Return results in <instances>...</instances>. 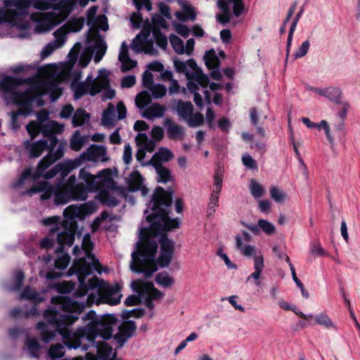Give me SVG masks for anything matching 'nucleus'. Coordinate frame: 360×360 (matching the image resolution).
<instances>
[{
    "mask_svg": "<svg viewBox=\"0 0 360 360\" xmlns=\"http://www.w3.org/2000/svg\"><path fill=\"white\" fill-rule=\"evenodd\" d=\"M160 244V255L155 259L158 243L153 240L141 236L137 243V250L131 253V269L137 274H143L145 278H150L158 271V266L167 267L172 259L174 243L163 234L159 239Z\"/></svg>",
    "mask_w": 360,
    "mask_h": 360,
    "instance_id": "1",
    "label": "nucleus"
},
{
    "mask_svg": "<svg viewBox=\"0 0 360 360\" xmlns=\"http://www.w3.org/2000/svg\"><path fill=\"white\" fill-rule=\"evenodd\" d=\"M111 175L110 168L101 169L96 175L91 174L86 167L82 168L78 174L79 182L77 183L75 175H71L65 184L58 186L56 201L59 203H68L71 200L84 201L88 198V193L103 187L105 181L111 179Z\"/></svg>",
    "mask_w": 360,
    "mask_h": 360,
    "instance_id": "2",
    "label": "nucleus"
},
{
    "mask_svg": "<svg viewBox=\"0 0 360 360\" xmlns=\"http://www.w3.org/2000/svg\"><path fill=\"white\" fill-rule=\"evenodd\" d=\"M153 213L146 217V221L150 223L149 229H143L141 236L146 238L157 237L167 234L173 229L178 228V218L171 219L169 216V208L172 204V192L165 191L162 187L158 186L152 197Z\"/></svg>",
    "mask_w": 360,
    "mask_h": 360,
    "instance_id": "3",
    "label": "nucleus"
},
{
    "mask_svg": "<svg viewBox=\"0 0 360 360\" xmlns=\"http://www.w3.org/2000/svg\"><path fill=\"white\" fill-rule=\"evenodd\" d=\"M28 82V79H26L4 75L0 81V91L3 94L4 99H7V96L10 95L13 103L23 101H37L38 105H42L44 101L35 89L30 87L25 91L16 90L18 86Z\"/></svg>",
    "mask_w": 360,
    "mask_h": 360,
    "instance_id": "4",
    "label": "nucleus"
},
{
    "mask_svg": "<svg viewBox=\"0 0 360 360\" xmlns=\"http://www.w3.org/2000/svg\"><path fill=\"white\" fill-rule=\"evenodd\" d=\"M4 7L0 8V25L8 22L12 26L25 28L24 21L28 15L30 4L27 0H4Z\"/></svg>",
    "mask_w": 360,
    "mask_h": 360,
    "instance_id": "5",
    "label": "nucleus"
},
{
    "mask_svg": "<svg viewBox=\"0 0 360 360\" xmlns=\"http://www.w3.org/2000/svg\"><path fill=\"white\" fill-rule=\"evenodd\" d=\"M63 214L65 218H69V221L65 220L63 221L64 231L57 235L56 240L59 246L55 250L56 253H63L65 245L70 247L73 245L77 230V223L75 217L79 214V209L71 205L64 210Z\"/></svg>",
    "mask_w": 360,
    "mask_h": 360,
    "instance_id": "6",
    "label": "nucleus"
},
{
    "mask_svg": "<svg viewBox=\"0 0 360 360\" xmlns=\"http://www.w3.org/2000/svg\"><path fill=\"white\" fill-rule=\"evenodd\" d=\"M82 320L84 321H90L85 326H89L93 323L94 330L92 333L105 340H110L112 338L113 328L118 324V319L115 315L105 314L98 319L94 310H90L82 317Z\"/></svg>",
    "mask_w": 360,
    "mask_h": 360,
    "instance_id": "7",
    "label": "nucleus"
},
{
    "mask_svg": "<svg viewBox=\"0 0 360 360\" xmlns=\"http://www.w3.org/2000/svg\"><path fill=\"white\" fill-rule=\"evenodd\" d=\"M70 326H65L59 334L65 340V345L70 349H77L81 346L82 338H86L89 342H94L98 336L93 334L94 325L91 323L89 326L78 328L75 332L69 328Z\"/></svg>",
    "mask_w": 360,
    "mask_h": 360,
    "instance_id": "8",
    "label": "nucleus"
},
{
    "mask_svg": "<svg viewBox=\"0 0 360 360\" xmlns=\"http://www.w3.org/2000/svg\"><path fill=\"white\" fill-rule=\"evenodd\" d=\"M91 264L89 263L85 257H81L75 260L69 269L68 274L77 275L78 281L81 280L82 282L86 281V277L93 273L94 269L101 274L102 273V266L98 259L94 255H91Z\"/></svg>",
    "mask_w": 360,
    "mask_h": 360,
    "instance_id": "9",
    "label": "nucleus"
},
{
    "mask_svg": "<svg viewBox=\"0 0 360 360\" xmlns=\"http://www.w3.org/2000/svg\"><path fill=\"white\" fill-rule=\"evenodd\" d=\"M43 316L45 320L53 326L58 333L65 326H70L79 319L77 315L60 314L55 309H46Z\"/></svg>",
    "mask_w": 360,
    "mask_h": 360,
    "instance_id": "10",
    "label": "nucleus"
},
{
    "mask_svg": "<svg viewBox=\"0 0 360 360\" xmlns=\"http://www.w3.org/2000/svg\"><path fill=\"white\" fill-rule=\"evenodd\" d=\"M65 20V16L51 11L46 13H40L35 18V31L41 34L50 32L55 27Z\"/></svg>",
    "mask_w": 360,
    "mask_h": 360,
    "instance_id": "11",
    "label": "nucleus"
},
{
    "mask_svg": "<svg viewBox=\"0 0 360 360\" xmlns=\"http://www.w3.org/2000/svg\"><path fill=\"white\" fill-rule=\"evenodd\" d=\"M133 291L139 294V297L143 298L148 296L153 300H159L162 297V293L156 288L152 282L143 281L137 279L131 283Z\"/></svg>",
    "mask_w": 360,
    "mask_h": 360,
    "instance_id": "12",
    "label": "nucleus"
},
{
    "mask_svg": "<svg viewBox=\"0 0 360 360\" xmlns=\"http://www.w3.org/2000/svg\"><path fill=\"white\" fill-rule=\"evenodd\" d=\"M118 332L112 336L119 344L117 347H122L123 345L131 337L136 330V325L134 321L126 320L117 326Z\"/></svg>",
    "mask_w": 360,
    "mask_h": 360,
    "instance_id": "13",
    "label": "nucleus"
},
{
    "mask_svg": "<svg viewBox=\"0 0 360 360\" xmlns=\"http://www.w3.org/2000/svg\"><path fill=\"white\" fill-rule=\"evenodd\" d=\"M65 182H62L60 181L56 187H53L50 183L48 181H41L38 183L37 185L34 186L31 191L34 193H41L40 196L41 200H46L51 198L53 195H54V202L56 205H64L65 203H59L56 201V193L57 189L60 185L65 184Z\"/></svg>",
    "mask_w": 360,
    "mask_h": 360,
    "instance_id": "14",
    "label": "nucleus"
},
{
    "mask_svg": "<svg viewBox=\"0 0 360 360\" xmlns=\"http://www.w3.org/2000/svg\"><path fill=\"white\" fill-rule=\"evenodd\" d=\"M36 101H23L20 103H15L14 104L19 107V109L16 111H12L11 125L13 130H18L20 126L18 122L19 115L28 116L33 112V103Z\"/></svg>",
    "mask_w": 360,
    "mask_h": 360,
    "instance_id": "15",
    "label": "nucleus"
},
{
    "mask_svg": "<svg viewBox=\"0 0 360 360\" xmlns=\"http://www.w3.org/2000/svg\"><path fill=\"white\" fill-rule=\"evenodd\" d=\"M105 153V149L103 146L92 145L76 158L81 166L85 161L97 162Z\"/></svg>",
    "mask_w": 360,
    "mask_h": 360,
    "instance_id": "16",
    "label": "nucleus"
},
{
    "mask_svg": "<svg viewBox=\"0 0 360 360\" xmlns=\"http://www.w3.org/2000/svg\"><path fill=\"white\" fill-rule=\"evenodd\" d=\"M72 89L74 92L73 96L75 100H79L86 94H90L91 96H94L102 91V87H99L98 89L91 88V86L84 82L75 83L74 81L72 84Z\"/></svg>",
    "mask_w": 360,
    "mask_h": 360,
    "instance_id": "17",
    "label": "nucleus"
},
{
    "mask_svg": "<svg viewBox=\"0 0 360 360\" xmlns=\"http://www.w3.org/2000/svg\"><path fill=\"white\" fill-rule=\"evenodd\" d=\"M24 146L30 158H37L41 156L48 147V140L41 139L34 142L26 141L24 143Z\"/></svg>",
    "mask_w": 360,
    "mask_h": 360,
    "instance_id": "18",
    "label": "nucleus"
},
{
    "mask_svg": "<svg viewBox=\"0 0 360 360\" xmlns=\"http://www.w3.org/2000/svg\"><path fill=\"white\" fill-rule=\"evenodd\" d=\"M121 287L118 284L107 285L103 289V299L105 302L114 306L120 302L122 295L120 294Z\"/></svg>",
    "mask_w": 360,
    "mask_h": 360,
    "instance_id": "19",
    "label": "nucleus"
},
{
    "mask_svg": "<svg viewBox=\"0 0 360 360\" xmlns=\"http://www.w3.org/2000/svg\"><path fill=\"white\" fill-rule=\"evenodd\" d=\"M108 75L109 73L106 70H102L99 71V75L96 79H93L91 75H88L83 82L91 86V88L98 89L102 87L103 91V89L110 86Z\"/></svg>",
    "mask_w": 360,
    "mask_h": 360,
    "instance_id": "20",
    "label": "nucleus"
},
{
    "mask_svg": "<svg viewBox=\"0 0 360 360\" xmlns=\"http://www.w3.org/2000/svg\"><path fill=\"white\" fill-rule=\"evenodd\" d=\"M84 24L83 18H75L68 21L63 26L55 31L56 35L62 32V34H67L68 32H77L80 31Z\"/></svg>",
    "mask_w": 360,
    "mask_h": 360,
    "instance_id": "21",
    "label": "nucleus"
},
{
    "mask_svg": "<svg viewBox=\"0 0 360 360\" xmlns=\"http://www.w3.org/2000/svg\"><path fill=\"white\" fill-rule=\"evenodd\" d=\"M197 15L196 8L189 2L181 0V24L195 21Z\"/></svg>",
    "mask_w": 360,
    "mask_h": 360,
    "instance_id": "22",
    "label": "nucleus"
},
{
    "mask_svg": "<svg viewBox=\"0 0 360 360\" xmlns=\"http://www.w3.org/2000/svg\"><path fill=\"white\" fill-rule=\"evenodd\" d=\"M58 174L60 176V179H63L66 177L69 173L74 169L80 167L79 160L77 158L73 160H67L56 164Z\"/></svg>",
    "mask_w": 360,
    "mask_h": 360,
    "instance_id": "23",
    "label": "nucleus"
},
{
    "mask_svg": "<svg viewBox=\"0 0 360 360\" xmlns=\"http://www.w3.org/2000/svg\"><path fill=\"white\" fill-rule=\"evenodd\" d=\"M20 300H29L34 304L42 302L44 299L37 292V290L32 288L30 285L25 287L19 296Z\"/></svg>",
    "mask_w": 360,
    "mask_h": 360,
    "instance_id": "24",
    "label": "nucleus"
},
{
    "mask_svg": "<svg viewBox=\"0 0 360 360\" xmlns=\"http://www.w3.org/2000/svg\"><path fill=\"white\" fill-rule=\"evenodd\" d=\"M106 50L107 45L105 40L100 35H98L95 40V44L92 47L91 51V53L94 51L96 52L94 59L96 63H99L102 60L103 57L105 54Z\"/></svg>",
    "mask_w": 360,
    "mask_h": 360,
    "instance_id": "25",
    "label": "nucleus"
},
{
    "mask_svg": "<svg viewBox=\"0 0 360 360\" xmlns=\"http://www.w3.org/2000/svg\"><path fill=\"white\" fill-rule=\"evenodd\" d=\"M264 258L262 255L260 253L258 255H255L254 258L255 271L247 278V282L250 281V280L253 278L255 280V284L258 285L259 283V279L264 269Z\"/></svg>",
    "mask_w": 360,
    "mask_h": 360,
    "instance_id": "26",
    "label": "nucleus"
},
{
    "mask_svg": "<svg viewBox=\"0 0 360 360\" xmlns=\"http://www.w3.org/2000/svg\"><path fill=\"white\" fill-rule=\"evenodd\" d=\"M75 8V0H60L58 3H54L53 10L60 11L63 16L65 18Z\"/></svg>",
    "mask_w": 360,
    "mask_h": 360,
    "instance_id": "27",
    "label": "nucleus"
},
{
    "mask_svg": "<svg viewBox=\"0 0 360 360\" xmlns=\"http://www.w3.org/2000/svg\"><path fill=\"white\" fill-rule=\"evenodd\" d=\"M97 356L101 360H110L112 356V347L104 341L96 342Z\"/></svg>",
    "mask_w": 360,
    "mask_h": 360,
    "instance_id": "28",
    "label": "nucleus"
},
{
    "mask_svg": "<svg viewBox=\"0 0 360 360\" xmlns=\"http://www.w3.org/2000/svg\"><path fill=\"white\" fill-rule=\"evenodd\" d=\"M36 328L39 331L42 341L45 343L49 342L56 337V331L50 330L44 321L38 322Z\"/></svg>",
    "mask_w": 360,
    "mask_h": 360,
    "instance_id": "29",
    "label": "nucleus"
},
{
    "mask_svg": "<svg viewBox=\"0 0 360 360\" xmlns=\"http://www.w3.org/2000/svg\"><path fill=\"white\" fill-rule=\"evenodd\" d=\"M191 32L195 37H202L205 32L198 24H195L191 28L185 24H181V37L186 39Z\"/></svg>",
    "mask_w": 360,
    "mask_h": 360,
    "instance_id": "30",
    "label": "nucleus"
},
{
    "mask_svg": "<svg viewBox=\"0 0 360 360\" xmlns=\"http://www.w3.org/2000/svg\"><path fill=\"white\" fill-rule=\"evenodd\" d=\"M90 119V115L83 108H77L72 118V124L74 127H82Z\"/></svg>",
    "mask_w": 360,
    "mask_h": 360,
    "instance_id": "31",
    "label": "nucleus"
},
{
    "mask_svg": "<svg viewBox=\"0 0 360 360\" xmlns=\"http://www.w3.org/2000/svg\"><path fill=\"white\" fill-rule=\"evenodd\" d=\"M165 111V108L159 104L154 103L143 112V116L147 119H152L153 117H161L163 116Z\"/></svg>",
    "mask_w": 360,
    "mask_h": 360,
    "instance_id": "32",
    "label": "nucleus"
},
{
    "mask_svg": "<svg viewBox=\"0 0 360 360\" xmlns=\"http://www.w3.org/2000/svg\"><path fill=\"white\" fill-rule=\"evenodd\" d=\"M132 49L138 53L143 51L146 54L155 55L158 53L157 50L154 49L152 39L134 44Z\"/></svg>",
    "mask_w": 360,
    "mask_h": 360,
    "instance_id": "33",
    "label": "nucleus"
},
{
    "mask_svg": "<svg viewBox=\"0 0 360 360\" xmlns=\"http://www.w3.org/2000/svg\"><path fill=\"white\" fill-rule=\"evenodd\" d=\"M205 63L210 70L218 69L220 61L213 49L206 51L204 56Z\"/></svg>",
    "mask_w": 360,
    "mask_h": 360,
    "instance_id": "34",
    "label": "nucleus"
},
{
    "mask_svg": "<svg viewBox=\"0 0 360 360\" xmlns=\"http://www.w3.org/2000/svg\"><path fill=\"white\" fill-rule=\"evenodd\" d=\"M153 166L158 173V182L165 184L170 180L171 172L169 169L164 167L160 162L153 163Z\"/></svg>",
    "mask_w": 360,
    "mask_h": 360,
    "instance_id": "35",
    "label": "nucleus"
},
{
    "mask_svg": "<svg viewBox=\"0 0 360 360\" xmlns=\"http://www.w3.org/2000/svg\"><path fill=\"white\" fill-rule=\"evenodd\" d=\"M115 115V107L109 103L108 108L103 112L101 122L103 126L113 127Z\"/></svg>",
    "mask_w": 360,
    "mask_h": 360,
    "instance_id": "36",
    "label": "nucleus"
},
{
    "mask_svg": "<svg viewBox=\"0 0 360 360\" xmlns=\"http://www.w3.org/2000/svg\"><path fill=\"white\" fill-rule=\"evenodd\" d=\"M143 184V178L141 173L137 171H133L130 174V179L128 182L129 190L130 191H137L140 190Z\"/></svg>",
    "mask_w": 360,
    "mask_h": 360,
    "instance_id": "37",
    "label": "nucleus"
},
{
    "mask_svg": "<svg viewBox=\"0 0 360 360\" xmlns=\"http://www.w3.org/2000/svg\"><path fill=\"white\" fill-rule=\"evenodd\" d=\"M172 157V153L169 149L162 147L153 155L150 162L153 165L155 162H167Z\"/></svg>",
    "mask_w": 360,
    "mask_h": 360,
    "instance_id": "38",
    "label": "nucleus"
},
{
    "mask_svg": "<svg viewBox=\"0 0 360 360\" xmlns=\"http://www.w3.org/2000/svg\"><path fill=\"white\" fill-rule=\"evenodd\" d=\"M99 200L103 205L111 207H115L120 204V201L108 191H101L100 192Z\"/></svg>",
    "mask_w": 360,
    "mask_h": 360,
    "instance_id": "39",
    "label": "nucleus"
},
{
    "mask_svg": "<svg viewBox=\"0 0 360 360\" xmlns=\"http://www.w3.org/2000/svg\"><path fill=\"white\" fill-rule=\"evenodd\" d=\"M236 246L238 250H239L242 254L246 257H250L253 255H256V250L254 246L252 245H246L243 246L242 238L239 235L236 236Z\"/></svg>",
    "mask_w": 360,
    "mask_h": 360,
    "instance_id": "40",
    "label": "nucleus"
},
{
    "mask_svg": "<svg viewBox=\"0 0 360 360\" xmlns=\"http://www.w3.org/2000/svg\"><path fill=\"white\" fill-rule=\"evenodd\" d=\"M56 161L52 158V154H47L38 163L36 172L38 176H41L45 170Z\"/></svg>",
    "mask_w": 360,
    "mask_h": 360,
    "instance_id": "41",
    "label": "nucleus"
},
{
    "mask_svg": "<svg viewBox=\"0 0 360 360\" xmlns=\"http://www.w3.org/2000/svg\"><path fill=\"white\" fill-rule=\"evenodd\" d=\"M326 98L334 102L335 104H341L342 91L338 87L330 86L327 88Z\"/></svg>",
    "mask_w": 360,
    "mask_h": 360,
    "instance_id": "42",
    "label": "nucleus"
},
{
    "mask_svg": "<svg viewBox=\"0 0 360 360\" xmlns=\"http://www.w3.org/2000/svg\"><path fill=\"white\" fill-rule=\"evenodd\" d=\"M151 101L152 99L150 94L146 91H143L139 93L135 99L136 105L139 109L144 108L151 102Z\"/></svg>",
    "mask_w": 360,
    "mask_h": 360,
    "instance_id": "43",
    "label": "nucleus"
},
{
    "mask_svg": "<svg viewBox=\"0 0 360 360\" xmlns=\"http://www.w3.org/2000/svg\"><path fill=\"white\" fill-rule=\"evenodd\" d=\"M27 2L30 4V7L32 6L37 10L46 11L50 8L53 9L54 3L48 0H27Z\"/></svg>",
    "mask_w": 360,
    "mask_h": 360,
    "instance_id": "44",
    "label": "nucleus"
},
{
    "mask_svg": "<svg viewBox=\"0 0 360 360\" xmlns=\"http://www.w3.org/2000/svg\"><path fill=\"white\" fill-rule=\"evenodd\" d=\"M153 34L157 45L162 49H165L167 46V39L162 34L159 27L153 28Z\"/></svg>",
    "mask_w": 360,
    "mask_h": 360,
    "instance_id": "45",
    "label": "nucleus"
},
{
    "mask_svg": "<svg viewBox=\"0 0 360 360\" xmlns=\"http://www.w3.org/2000/svg\"><path fill=\"white\" fill-rule=\"evenodd\" d=\"M250 193L255 198H261L265 193L264 188L255 179H251L249 186Z\"/></svg>",
    "mask_w": 360,
    "mask_h": 360,
    "instance_id": "46",
    "label": "nucleus"
},
{
    "mask_svg": "<svg viewBox=\"0 0 360 360\" xmlns=\"http://www.w3.org/2000/svg\"><path fill=\"white\" fill-rule=\"evenodd\" d=\"M65 348L64 347L60 344L56 343L55 345H51L49 347L48 354L51 359H59L64 356L65 354Z\"/></svg>",
    "mask_w": 360,
    "mask_h": 360,
    "instance_id": "47",
    "label": "nucleus"
},
{
    "mask_svg": "<svg viewBox=\"0 0 360 360\" xmlns=\"http://www.w3.org/2000/svg\"><path fill=\"white\" fill-rule=\"evenodd\" d=\"M156 283L165 288H169L174 283L173 279L166 272H161L155 276Z\"/></svg>",
    "mask_w": 360,
    "mask_h": 360,
    "instance_id": "48",
    "label": "nucleus"
},
{
    "mask_svg": "<svg viewBox=\"0 0 360 360\" xmlns=\"http://www.w3.org/2000/svg\"><path fill=\"white\" fill-rule=\"evenodd\" d=\"M151 30V25L148 20H147L141 31L136 35L135 39L133 41V44H136V40H139V43L148 40V39L150 37Z\"/></svg>",
    "mask_w": 360,
    "mask_h": 360,
    "instance_id": "49",
    "label": "nucleus"
},
{
    "mask_svg": "<svg viewBox=\"0 0 360 360\" xmlns=\"http://www.w3.org/2000/svg\"><path fill=\"white\" fill-rule=\"evenodd\" d=\"M165 126L167 127V135L169 139L180 134V126L174 124L172 120L167 118L165 121Z\"/></svg>",
    "mask_w": 360,
    "mask_h": 360,
    "instance_id": "50",
    "label": "nucleus"
},
{
    "mask_svg": "<svg viewBox=\"0 0 360 360\" xmlns=\"http://www.w3.org/2000/svg\"><path fill=\"white\" fill-rule=\"evenodd\" d=\"M205 122L204 115L200 112L191 113L188 122L191 127H197L201 126Z\"/></svg>",
    "mask_w": 360,
    "mask_h": 360,
    "instance_id": "51",
    "label": "nucleus"
},
{
    "mask_svg": "<svg viewBox=\"0 0 360 360\" xmlns=\"http://www.w3.org/2000/svg\"><path fill=\"white\" fill-rule=\"evenodd\" d=\"M191 77L202 88H207L210 84L209 77L203 73L202 70H197L196 74H193Z\"/></svg>",
    "mask_w": 360,
    "mask_h": 360,
    "instance_id": "52",
    "label": "nucleus"
},
{
    "mask_svg": "<svg viewBox=\"0 0 360 360\" xmlns=\"http://www.w3.org/2000/svg\"><path fill=\"white\" fill-rule=\"evenodd\" d=\"M24 279V272L22 270H17L15 273L13 283L11 288L12 290L19 291L22 288Z\"/></svg>",
    "mask_w": 360,
    "mask_h": 360,
    "instance_id": "53",
    "label": "nucleus"
},
{
    "mask_svg": "<svg viewBox=\"0 0 360 360\" xmlns=\"http://www.w3.org/2000/svg\"><path fill=\"white\" fill-rule=\"evenodd\" d=\"M271 198L277 203H281L285 199L286 195L285 193L280 191V189L272 186L269 189Z\"/></svg>",
    "mask_w": 360,
    "mask_h": 360,
    "instance_id": "54",
    "label": "nucleus"
},
{
    "mask_svg": "<svg viewBox=\"0 0 360 360\" xmlns=\"http://www.w3.org/2000/svg\"><path fill=\"white\" fill-rule=\"evenodd\" d=\"M258 226L266 234L269 236L272 235L276 232L275 226L266 219H259Z\"/></svg>",
    "mask_w": 360,
    "mask_h": 360,
    "instance_id": "55",
    "label": "nucleus"
},
{
    "mask_svg": "<svg viewBox=\"0 0 360 360\" xmlns=\"http://www.w3.org/2000/svg\"><path fill=\"white\" fill-rule=\"evenodd\" d=\"M41 124L35 121L30 122L27 126L26 129L29 135L30 136L31 140H34L40 132Z\"/></svg>",
    "mask_w": 360,
    "mask_h": 360,
    "instance_id": "56",
    "label": "nucleus"
},
{
    "mask_svg": "<svg viewBox=\"0 0 360 360\" xmlns=\"http://www.w3.org/2000/svg\"><path fill=\"white\" fill-rule=\"evenodd\" d=\"M84 145V141L80 137L79 131H76L74 134L72 139L70 141V148L75 151H79L82 149Z\"/></svg>",
    "mask_w": 360,
    "mask_h": 360,
    "instance_id": "57",
    "label": "nucleus"
},
{
    "mask_svg": "<svg viewBox=\"0 0 360 360\" xmlns=\"http://www.w3.org/2000/svg\"><path fill=\"white\" fill-rule=\"evenodd\" d=\"M190 68L193 70V74H196L197 70H201L197 65L195 60L193 58H190L184 63L181 61V73H184L186 75H188V72L187 71V68Z\"/></svg>",
    "mask_w": 360,
    "mask_h": 360,
    "instance_id": "58",
    "label": "nucleus"
},
{
    "mask_svg": "<svg viewBox=\"0 0 360 360\" xmlns=\"http://www.w3.org/2000/svg\"><path fill=\"white\" fill-rule=\"evenodd\" d=\"M195 44V41L193 38L188 39L185 45L181 40V55L186 53L188 56H192L193 54Z\"/></svg>",
    "mask_w": 360,
    "mask_h": 360,
    "instance_id": "59",
    "label": "nucleus"
},
{
    "mask_svg": "<svg viewBox=\"0 0 360 360\" xmlns=\"http://www.w3.org/2000/svg\"><path fill=\"white\" fill-rule=\"evenodd\" d=\"M151 94L155 98H162L167 93L166 87L162 84H156L150 87Z\"/></svg>",
    "mask_w": 360,
    "mask_h": 360,
    "instance_id": "60",
    "label": "nucleus"
},
{
    "mask_svg": "<svg viewBox=\"0 0 360 360\" xmlns=\"http://www.w3.org/2000/svg\"><path fill=\"white\" fill-rule=\"evenodd\" d=\"M152 22L153 27H159V29H166L168 27L167 22L165 19L159 13H155L152 16Z\"/></svg>",
    "mask_w": 360,
    "mask_h": 360,
    "instance_id": "61",
    "label": "nucleus"
},
{
    "mask_svg": "<svg viewBox=\"0 0 360 360\" xmlns=\"http://www.w3.org/2000/svg\"><path fill=\"white\" fill-rule=\"evenodd\" d=\"M70 260V256L68 254H65L55 260L54 266L58 269L64 270L68 266Z\"/></svg>",
    "mask_w": 360,
    "mask_h": 360,
    "instance_id": "62",
    "label": "nucleus"
},
{
    "mask_svg": "<svg viewBox=\"0 0 360 360\" xmlns=\"http://www.w3.org/2000/svg\"><path fill=\"white\" fill-rule=\"evenodd\" d=\"M315 320L321 326H323L327 328L333 327V323L329 316L325 314H321L316 315Z\"/></svg>",
    "mask_w": 360,
    "mask_h": 360,
    "instance_id": "63",
    "label": "nucleus"
},
{
    "mask_svg": "<svg viewBox=\"0 0 360 360\" xmlns=\"http://www.w3.org/2000/svg\"><path fill=\"white\" fill-rule=\"evenodd\" d=\"M94 24L103 31H107L109 28L108 18L103 14L98 15Z\"/></svg>",
    "mask_w": 360,
    "mask_h": 360,
    "instance_id": "64",
    "label": "nucleus"
}]
</instances>
